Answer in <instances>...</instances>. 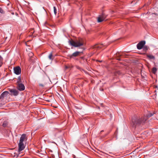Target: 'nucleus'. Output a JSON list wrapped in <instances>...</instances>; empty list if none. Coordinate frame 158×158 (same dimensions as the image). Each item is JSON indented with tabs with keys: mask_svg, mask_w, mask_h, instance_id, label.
<instances>
[{
	"mask_svg": "<svg viewBox=\"0 0 158 158\" xmlns=\"http://www.w3.org/2000/svg\"><path fill=\"white\" fill-rule=\"evenodd\" d=\"M147 120V117L145 118H137L135 117L133 118L132 120V122L133 125L136 126V125H139L141 123H144Z\"/></svg>",
	"mask_w": 158,
	"mask_h": 158,
	"instance_id": "obj_1",
	"label": "nucleus"
},
{
	"mask_svg": "<svg viewBox=\"0 0 158 158\" xmlns=\"http://www.w3.org/2000/svg\"><path fill=\"white\" fill-rule=\"evenodd\" d=\"M69 45L76 47H79L83 45V43L80 40L75 42L73 40H69Z\"/></svg>",
	"mask_w": 158,
	"mask_h": 158,
	"instance_id": "obj_2",
	"label": "nucleus"
},
{
	"mask_svg": "<svg viewBox=\"0 0 158 158\" xmlns=\"http://www.w3.org/2000/svg\"><path fill=\"white\" fill-rule=\"evenodd\" d=\"M9 94L8 91H5L3 92L0 95V101H2L4 98H6Z\"/></svg>",
	"mask_w": 158,
	"mask_h": 158,
	"instance_id": "obj_3",
	"label": "nucleus"
},
{
	"mask_svg": "<svg viewBox=\"0 0 158 158\" xmlns=\"http://www.w3.org/2000/svg\"><path fill=\"white\" fill-rule=\"evenodd\" d=\"M9 91L10 93V95L11 96H17L19 94V92L18 90L15 89H10Z\"/></svg>",
	"mask_w": 158,
	"mask_h": 158,
	"instance_id": "obj_4",
	"label": "nucleus"
},
{
	"mask_svg": "<svg viewBox=\"0 0 158 158\" xmlns=\"http://www.w3.org/2000/svg\"><path fill=\"white\" fill-rule=\"evenodd\" d=\"M14 73L16 75H19L21 72V69L19 66L14 68Z\"/></svg>",
	"mask_w": 158,
	"mask_h": 158,
	"instance_id": "obj_5",
	"label": "nucleus"
},
{
	"mask_svg": "<svg viewBox=\"0 0 158 158\" xmlns=\"http://www.w3.org/2000/svg\"><path fill=\"white\" fill-rule=\"evenodd\" d=\"M145 44V41H140L137 44V49L139 50L141 49Z\"/></svg>",
	"mask_w": 158,
	"mask_h": 158,
	"instance_id": "obj_6",
	"label": "nucleus"
},
{
	"mask_svg": "<svg viewBox=\"0 0 158 158\" xmlns=\"http://www.w3.org/2000/svg\"><path fill=\"white\" fill-rule=\"evenodd\" d=\"M106 16L103 14L100 15L98 19V22H101L105 20Z\"/></svg>",
	"mask_w": 158,
	"mask_h": 158,
	"instance_id": "obj_7",
	"label": "nucleus"
},
{
	"mask_svg": "<svg viewBox=\"0 0 158 158\" xmlns=\"http://www.w3.org/2000/svg\"><path fill=\"white\" fill-rule=\"evenodd\" d=\"M19 148L18 149V151L20 152L23 150L25 148V146L23 143H19Z\"/></svg>",
	"mask_w": 158,
	"mask_h": 158,
	"instance_id": "obj_8",
	"label": "nucleus"
},
{
	"mask_svg": "<svg viewBox=\"0 0 158 158\" xmlns=\"http://www.w3.org/2000/svg\"><path fill=\"white\" fill-rule=\"evenodd\" d=\"M18 88L20 91L23 90L25 89V86L22 83H19L18 85Z\"/></svg>",
	"mask_w": 158,
	"mask_h": 158,
	"instance_id": "obj_9",
	"label": "nucleus"
},
{
	"mask_svg": "<svg viewBox=\"0 0 158 158\" xmlns=\"http://www.w3.org/2000/svg\"><path fill=\"white\" fill-rule=\"evenodd\" d=\"M81 52L78 51H76L70 56V58H73L74 57H76L78 56Z\"/></svg>",
	"mask_w": 158,
	"mask_h": 158,
	"instance_id": "obj_10",
	"label": "nucleus"
},
{
	"mask_svg": "<svg viewBox=\"0 0 158 158\" xmlns=\"http://www.w3.org/2000/svg\"><path fill=\"white\" fill-rule=\"evenodd\" d=\"M26 137V135L25 134H23L20 137L19 140V143H23V142L24 141Z\"/></svg>",
	"mask_w": 158,
	"mask_h": 158,
	"instance_id": "obj_11",
	"label": "nucleus"
},
{
	"mask_svg": "<svg viewBox=\"0 0 158 158\" xmlns=\"http://www.w3.org/2000/svg\"><path fill=\"white\" fill-rule=\"evenodd\" d=\"M147 56L148 58L150 59L155 60V57L152 55L147 54Z\"/></svg>",
	"mask_w": 158,
	"mask_h": 158,
	"instance_id": "obj_12",
	"label": "nucleus"
},
{
	"mask_svg": "<svg viewBox=\"0 0 158 158\" xmlns=\"http://www.w3.org/2000/svg\"><path fill=\"white\" fill-rule=\"evenodd\" d=\"M8 123L7 121H5L3 122L2 126L4 127H7Z\"/></svg>",
	"mask_w": 158,
	"mask_h": 158,
	"instance_id": "obj_13",
	"label": "nucleus"
},
{
	"mask_svg": "<svg viewBox=\"0 0 158 158\" xmlns=\"http://www.w3.org/2000/svg\"><path fill=\"white\" fill-rule=\"evenodd\" d=\"M117 55L119 56H122L123 57H127V55H126L125 53H123L122 54H120L118 53V54H117Z\"/></svg>",
	"mask_w": 158,
	"mask_h": 158,
	"instance_id": "obj_14",
	"label": "nucleus"
},
{
	"mask_svg": "<svg viewBox=\"0 0 158 158\" xmlns=\"http://www.w3.org/2000/svg\"><path fill=\"white\" fill-rule=\"evenodd\" d=\"M157 69L155 67H153L152 69V72L153 73L155 74L156 73V72L157 71Z\"/></svg>",
	"mask_w": 158,
	"mask_h": 158,
	"instance_id": "obj_15",
	"label": "nucleus"
},
{
	"mask_svg": "<svg viewBox=\"0 0 158 158\" xmlns=\"http://www.w3.org/2000/svg\"><path fill=\"white\" fill-rule=\"evenodd\" d=\"M48 58L50 60H53V58L52 57V53H51L48 56Z\"/></svg>",
	"mask_w": 158,
	"mask_h": 158,
	"instance_id": "obj_16",
	"label": "nucleus"
},
{
	"mask_svg": "<svg viewBox=\"0 0 158 158\" xmlns=\"http://www.w3.org/2000/svg\"><path fill=\"white\" fill-rule=\"evenodd\" d=\"M3 60L2 57L0 55V67H1L2 65V61Z\"/></svg>",
	"mask_w": 158,
	"mask_h": 158,
	"instance_id": "obj_17",
	"label": "nucleus"
},
{
	"mask_svg": "<svg viewBox=\"0 0 158 158\" xmlns=\"http://www.w3.org/2000/svg\"><path fill=\"white\" fill-rule=\"evenodd\" d=\"M54 12L55 15H56L57 13V9L56 7H53Z\"/></svg>",
	"mask_w": 158,
	"mask_h": 158,
	"instance_id": "obj_18",
	"label": "nucleus"
},
{
	"mask_svg": "<svg viewBox=\"0 0 158 158\" xmlns=\"http://www.w3.org/2000/svg\"><path fill=\"white\" fill-rule=\"evenodd\" d=\"M0 13L2 14H4V11L3 10V9L0 7Z\"/></svg>",
	"mask_w": 158,
	"mask_h": 158,
	"instance_id": "obj_19",
	"label": "nucleus"
},
{
	"mask_svg": "<svg viewBox=\"0 0 158 158\" xmlns=\"http://www.w3.org/2000/svg\"><path fill=\"white\" fill-rule=\"evenodd\" d=\"M33 55V54L32 52H31L29 54V56L31 57Z\"/></svg>",
	"mask_w": 158,
	"mask_h": 158,
	"instance_id": "obj_20",
	"label": "nucleus"
},
{
	"mask_svg": "<svg viewBox=\"0 0 158 158\" xmlns=\"http://www.w3.org/2000/svg\"><path fill=\"white\" fill-rule=\"evenodd\" d=\"M39 85L42 87H44V85L42 84H39Z\"/></svg>",
	"mask_w": 158,
	"mask_h": 158,
	"instance_id": "obj_21",
	"label": "nucleus"
},
{
	"mask_svg": "<svg viewBox=\"0 0 158 158\" xmlns=\"http://www.w3.org/2000/svg\"><path fill=\"white\" fill-rule=\"evenodd\" d=\"M98 47H100V48H101V46H100H100H99L98 45H96V46H95V48H98Z\"/></svg>",
	"mask_w": 158,
	"mask_h": 158,
	"instance_id": "obj_22",
	"label": "nucleus"
},
{
	"mask_svg": "<svg viewBox=\"0 0 158 158\" xmlns=\"http://www.w3.org/2000/svg\"><path fill=\"white\" fill-rule=\"evenodd\" d=\"M18 79L20 81V80H21V78H20V77H18Z\"/></svg>",
	"mask_w": 158,
	"mask_h": 158,
	"instance_id": "obj_23",
	"label": "nucleus"
},
{
	"mask_svg": "<svg viewBox=\"0 0 158 158\" xmlns=\"http://www.w3.org/2000/svg\"><path fill=\"white\" fill-rule=\"evenodd\" d=\"M117 60H121V59L120 58H118L117 59Z\"/></svg>",
	"mask_w": 158,
	"mask_h": 158,
	"instance_id": "obj_24",
	"label": "nucleus"
},
{
	"mask_svg": "<svg viewBox=\"0 0 158 158\" xmlns=\"http://www.w3.org/2000/svg\"><path fill=\"white\" fill-rule=\"evenodd\" d=\"M65 68H66V69H68V68L69 67H68V66H66V67H65Z\"/></svg>",
	"mask_w": 158,
	"mask_h": 158,
	"instance_id": "obj_25",
	"label": "nucleus"
},
{
	"mask_svg": "<svg viewBox=\"0 0 158 158\" xmlns=\"http://www.w3.org/2000/svg\"><path fill=\"white\" fill-rule=\"evenodd\" d=\"M153 14H155V13H152V15H153Z\"/></svg>",
	"mask_w": 158,
	"mask_h": 158,
	"instance_id": "obj_26",
	"label": "nucleus"
}]
</instances>
